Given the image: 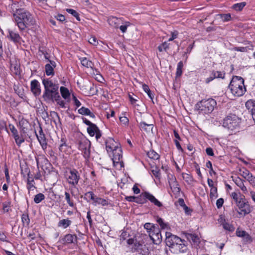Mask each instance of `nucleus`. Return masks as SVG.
Wrapping results in <instances>:
<instances>
[{
    "label": "nucleus",
    "instance_id": "obj_1",
    "mask_svg": "<svg viewBox=\"0 0 255 255\" xmlns=\"http://www.w3.org/2000/svg\"><path fill=\"white\" fill-rule=\"evenodd\" d=\"M13 16L16 25L21 31L36 24L33 15L25 9L19 10L17 13H13Z\"/></svg>",
    "mask_w": 255,
    "mask_h": 255
},
{
    "label": "nucleus",
    "instance_id": "obj_2",
    "mask_svg": "<svg viewBox=\"0 0 255 255\" xmlns=\"http://www.w3.org/2000/svg\"><path fill=\"white\" fill-rule=\"evenodd\" d=\"M42 84L44 88L42 97L45 101H52L55 98H58V84L53 83L50 79H43Z\"/></svg>",
    "mask_w": 255,
    "mask_h": 255
},
{
    "label": "nucleus",
    "instance_id": "obj_3",
    "mask_svg": "<svg viewBox=\"0 0 255 255\" xmlns=\"http://www.w3.org/2000/svg\"><path fill=\"white\" fill-rule=\"evenodd\" d=\"M232 94L237 97L242 96L246 91L244 85V79L239 76H234L229 86Z\"/></svg>",
    "mask_w": 255,
    "mask_h": 255
},
{
    "label": "nucleus",
    "instance_id": "obj_4",
    "mask_svg": "<svg viewBox=\"0 0 255 255\" xmlns=\"http://www.w3.org/2000/svg\"><path fill=\"white\" fill-rule=\"evenodd\" d=\"M216 104V101L212 98L202 100L196 105V108L199 111V114H208L212 112Z\"/></svg>",
    "mask_w": 255,
    "mask_h": 255
},
{
    "label": "nucleus",
    "instance_id": "obj_5",
    "mask_svg": "<svg viewBox=\"0 0 255 255\" xmlns=\"http://www.w3.org/2000/svg\"><path fill=\"white\" fill-rule=\"evenodd\" d=\"M241 119L234 114L227 116L223 121V126L233 131L239 129Z\"/></svg>",
    "mask_w": 255,
    "mask_h": 255
},
{
    "label": "nucleus",
    "instance_id": "obj_6",
    "mask_svg": "<svg viewBox=\"0 0 255 255\" xmlns=\"http://www.w3.org/2000/svg\"><path fill=\"white\" fill-rule=\"evenodd\" d=\"M78 149L82 151V154L86 160H88L91 155V142L85 137L81 138L78 142Z\"/></svg>",
    "mask_w": 255,
    "mask_h": 255
},
{
    "label": "nucleus",
    "instance_id": "obj_7",
    "mask_svg": "<svg viewBox=\"0 0 255 255\" xmlns=\"http://www.w3.org/2000/svg\"><path fill=\"white\" fill-rule=\"evenodd\" d=\"M236 204L240 210L238 211L239 214H243L244 216H245L251 212V210L250 205L244 196L241 197L239 201L236 203Z\"/></svg>",
    "mask_w": 255,
    "mask_h": 255
},
{
    "label": "nucleus",
    "instance_id": "obj_8",
    "mask_svg": "<svg viewBox=\"0 0 255 255\" xmlns=\"http://www.w3.org/2000/svg\"><path fill=\"white\" fill-rule=\"evenodd\" d=\"M131 251L132 253L137 252L142 255H149L150 254V251L147 245L143 242L141 243L136 240H135L134 247H132Z\"/></svg>",
    "mask_w": 255,
    "mask_h": 255
},
{
    "label": "nucleus",
    "instance_id": "obj_9",
    "mask_svg": "<svg viewBox=\"0 0 255 255\" xmlns=\"http://www.w3.org/2000/svg\"><path fill=\"white\" fill-rule=\"evenodd\" d=\"M80 175L79 172L75 169H71L67 174V182L73 187H75L79 182Z\"/></svg>",
    "mask_w": 255,
    "mask_h": 255
},
{
    "label": "nucleus",
    "instance_id": "obj_10",
    "mask_svg": "<svg viewBox=\"0 0 255 255\" xmlns=\"http://www.w3.org/2000/svg\"><path fill=\"white\" fill-rule=\"evenodd\" d=\"M8 126L12 133V136L15 139L16 144L18 146H20L21 144L24 142L25 140L23 135L22 133H20V135L18 134L17 130L13 125L9 124Z\"/></svg>",
    "mask_w": 255,
    "mask_h": 255
},
{
    "label": "nucleus",
    "instance_id": "obj_11",
    "mask_svg": "<svg viewBox=\"0 0 255 255\" xmlns=\"http://www.w3.org/2000/svg\"><path fill=\"white\" fill-rule=\"evenodd\" d=\"M112 151L113 152L112 160L114 165H115L116 163H120L121 164H123V161H121L122 158V151L121 148L118 147Z\"/></svg>",
    "mask_w": 255,
    "mask_h": 255
},
{
    "label": "nucleus",
    "instance_id": "obj_12",
    "mask_svg": "<svg viewBox=\"0 0 255 255\" xmlns=\"http://www.w3.org/2000/svg\"><path fill=\"white\" fill-rule=\"evenodd\" d=\"M30 89L35 96L40 95L41 93V89L40 84L36 80H33L31 81Z\"/></svg>",
    "mask_w": 255,
    "mask_h": 255
},
{
    "label": "nucleus",
    "instance_id": "obj_13",
    "mask_svg": "<svg viewBox=\"0 0 255 255\" xmlns=\"http://www.w3.org/2000/svg\"><path fill=\"white\" fill-rule=\"evenodd\" d=\"M40 130L39 131V134H37L36 132H35V134L36 135V137L37 138V139L38 140L40 145L42 146V148L43 149H45L47 148V142L46 140V138L45 136V134H44L42 128L41 127H39Z\"/></svg>",
    "mask_w": 255,
    "mask_h": 255
},
{
    "label": "nucleus",
    "instance_id": "obj_14",
    "mask_svg": "<svg viewBox=\"0 0 255 255\" xmlns=\"http://www.w3.org/2000/svg\"><path fill=\"white\" fill-rule=\"evenodd\" d=\"M77 241V236L76 235L67 234L61 240V242L64 244L74 243Z\"/></svg>",
    "mask_w": 255,
    "mask_h": 255
},
{
    "label": "nucleus",
    "instance_id": "obj_15",
    "mask_svg": "<svg viewBox=\"0 0 255 255\" xmlns=\"http://www.w3.org/2000/svg\"><path fill=\"white\" fill-rule=\"evenodd\" d=\"M8 32L7 37L9 39L14 43H19L20 42L21 38L18 33L10 29L8 30Z\"/></svg>",
    "mask_w": 255,
    "mask_h": 255
},
{
    "label": "nucleus",
    "instance_id": "obj_16",
    "mask_svg": "<svg viewBox=\"0 0 255 255\" xmlns=\"http://www.w3.org/2000/svg\"><path fill=\"white\" fill-rule=\"evenodd\" d=\"M246 107L251 111L253 118L255 122V100H248L246 103Z\"/></svg>",
    "mask_w": 255,
    "mask_h": 255
},
{
    "label": "nucleus",
    "instance_id": "obj_17",
    "mask_svg": "<svg viewBox=\"0 0 255 255\" xmlns=\"http://www.w3.org/2000/svg\"><path fill=\"white\" fill-rule=\"evenodd\" d=\"M116 143L112 138H109L106 141V146L108 152L111 151L114 149L118 147V145H116Z\"/></svg>",
    "mask_w": 255,
    "mask_h": 255
},
{
    "label": "nucleus",
    "instance_id": "obj_18",
    "mask_svg": "<svg viewBox=\"0 0 255 255\" xmlns=\"http://www.w3.org/2000/svg\"><path fill=\"white\" fill-rule=\"evenodd\" d=\"M147 199L149 200L151 203L154 204L155 206L160 207L162 206V203L159 202L155 197L152 194L147 192L146 193Z\"/></svg>",
    "mask_w": 255,
    "mask_h": 255
},
{
    "label": "nucleus",
    "instance_id": "obj_19",
    "mask_svg": "<svg viewBox=\"0 0 255 255\" xmlns=\"http://www.w3.org/2000/svg\"><path fill=\"white\" fill-rule=\"evenodd\" d=\"M146 193L147 192L142 193L139 196L135 197L134 202L137 204H143L146 202Z\"/></svg>",
    "mask_w": 255,
    "mask_h": 255
},
{
    "label": "nucleus",
    "instance_id": "obj_20",
    "mask_svg": "<svg viewBox=\"0 0 255 255\" xmlns=\"http://www.w3.org/2000/svg\"><path fill=\"white\" fill-rule=\"evenodd\" d=\"M150 238L152 240L153 243L154 244H159L162 241V236L160 232L157 233L156 234H150Z\"/></svg>",
    "mask_w": 255,
    "mask_h": 255
},
{
    "label": "nucleus",
    "instance_id": "obj_21",
    "mask_svg": "<svg viewBox=\"0 0 255 255\" xmlns=\"http://www.w3.org/2000/svg\"><path fill=\"white\" fill-rule=\"evenodd\" d=\"M78 113L82 115L89 116L90 117L93 118L95 117V115L92 113L88 108L84 107H82L79 109L78 110Z\"/></svg>",
    "mask_w": 255,
    "mask_h": 255
},
{
    "label": "nucleus",
    "instance_id": "obj_22",
    "mask_svg": "<svg viewBox=\"0 0 255 255\" xmlns=\"http://www.w3.org/2000/svg\"><path fill=\"white\" fill-rule=\"evenodd\" d=\"M60 91L62 97L66 100L69 101L70 94L68 89L64 87H61L60 88Z\"/></svg>",
    "mask_w": 255,
    "mask_h": 255
},
{
    "label": "nucleus",
    "instance_id": "obj_23",
    "mask_svg": "<svg viewBox=\"0 0 255 255\" xmlns=\"http://www.w3.org/2000/svg\"><path fill=\"white\" fill-rule=\"evenodd\" d=\"M235 184L241 188L245 193L247 192V189L244 184V181L239 177L236 178L234 180Z\"/></svg>",
    "mask_w": 255,
    "mask_h": 255
},
{
    "label": "nucleus",
    "instance_id": "obj_24",
    "mask_svg": "<svg viewBox=\"0 0 255 255\" xmlns=\"http://www.w3.org/2000/svg\"><path fill=\"white\" fill-rule=\"evenodd\" d=\"M139 127L141 129L144 130L146 132H149L152 130L153 125L148 124L145 122H140L139 123Z\"/></svg>",
    "mask_w": 255,
    "mask_h": 255
},
{
    "label": "nucleus",
    "instance_id": "obj_25",
    "mask_svg": "<svg viewBox=\"0 0 255 255\" xmlns=\"http://www.w3.org/2000/svg\"><path fill=\"white\" fill-rule=\"evenodd\" d=\"M71 221L68 219H62L59 221L58 226L59 227H62L64 229H66L71 225Z\"/></svg>",
    "mask_w": 255,
    "mask_h": 255
},
{
    "label": "nucleus",
    "instance_id": "obj_26",
    "mask_svg": "<svg viewBox=\"0 0 255 255\" xmlns=\"http://www.w3.org/2000/svg\"><path fill=\"white\" fill-rule=\"evenodd\" d=\"M98 129H99L98 127L94 124L89 126L87 129L88 133L91 136L95 135V132Z\"/></svg>",
    "mask_w": 255,
    "mask_h": 255
},
{
    "label": "nucleus",
    "instance_id": "obj_27",
    "mask_svg": "<svg viewBox=\"0 0 255 255\" xmlns=\"http://www.w3.org/2000/svg\"><path fill=\"white\" fill-rule=\"evenodd\" d=\"M80 61L83 66L87 68H93L94 66L93 63L91 61L89 60L87 58H80Z\"/></svg>",
    "mask_w": 255,
    "mask_h": 255
},
{
    "label": "nucleus",
    "instance_id": "obj_28",
    "mask_svg": "<svg viewBox=\"0 0 255 255\" xmlns=\"http://www.w3.org/2000/svg\"><path fill=\"white\" fill-rule=\"evenodd\" d=\"M183 67V63L182 61H180L178 64L176 69V76L179 77L182 74V69Z\"/></svg>",
    "mask_w": 255,
    "mask_h": 255
},
{
    "label": "nucleus",
    "instance_id": "obj_29",
    "mask_svg": "<svg viewBox=\"0 0 255 255\" xmlns=\"http://www.w3.org/2000/svg\"><path fill=\"white\" fill-rule=\"evenodd\" d=\"M45 73L48 76H53L54 74V68L51 64H46Z\"/></svg>",
    "mask_w": 255,
    "mask_h": 255
},
{
    "label": "nucleus",
    "instance_id": "obj_30",
    "mask_svg": "<svg viewBox=\"0 0 255 255\" xmlns=\"http://www.w3.org/2000/svg\"><path fill=\"white\" fill-rule=\"evenodd\" d=\"M211 75L213 76V78H225V73L220 71H213Z\"/></svg>",
    "mask_w": 255,
    "mask_h": 255
},
{
    "label": "nucleus",
    "instance_id": "obj_31",
    "mask_svg": "<svg viewBox=\"0 0 255 255\" xmlns=\"http://www.w3.org/2000/svg\"><path fill=\"white\" fill-rule=\"evenodd\" d=\"M94 203H95V204H101L103 206H106L108 204V201H107L106 200H105L104 199L97 197H96V198L94 201Z\"/></svg>",
    "mask_w": 255,
    "mask_h": 255
},
{
    "label": "nucleus",
    "instance_id": "obj_32",
    "mask_svg": "<svg viewBox=\"0 0 255 255\" xmlns=\"http://www.w3.org/2000/svg\"><path fill=\"white\" fill-rule=\"evenodd\" d=\"M246 5V3L245 2H242L241 3L234 4L233 5L232 8L237 11H241L243 9Z\"/></svg>",
    "mask_w": 255,
    "mask_h": 255
},
{
    "label": "nucleus",
    "instance_id": "obj_33",
    "mask_svg": "<svg viewBox=\"0 0 255 255\" xmlns=\"http://www.w3.org/2000/svg\"><path fill=\"white\" fill-rule=\"evenodd\" d=\"M176 248L179 250L181 253H185L187 251V242L184 241V243L180 244V245H178L176 247Z\"/></svg>",
    "mask_w": 255,
    "mask_h": 255
},
{
    "label": "nucleus",
    "instance_id": "obj_34",
    "mask_svg": "<svg viewBox=\"0 0 255 255\" xmlns=\"http://www.w3.org/2000/svg\"><path fill=\"white\" fill-rule=\"evenodd\" d=\"M148 156L151 159L157 160L159 158V155L155 151L153 150H150L147 152Z\"/></svg>",
    "mask_w": 255,
    "mask_h": 255
},
{
    "label": "nucleus",
    "instance_id": "obj_35",
    "mask_svg": "<svg viewBox=\"0 0 255 255\" xmlns=\"http://www.w3.org/2000/svg\"><path fill=\"white\" fill-rule=\"evenodd\" d=\"M184 240L181 239L180 238L175 236H172V240L173 244H175V247L178 246L180 245V244H181L182 243H184Z\"/></svg>",
    "mask_w": 255,
    "mask_h": 255
},
{
    "label": "nucleus",
    "instance_id": "obj_36",
    "mask_svg": "<svg viewBox=\"0 0 255 255\" xmlns=\"http://www.w3.org/2000/svg\"><path fill=\"white\" fill-rule=\"evenodd\" d=\"M45 196L42 193H38L36 195L34 198V201L35 203L38 204L44 199Z\"/></svg>",
    "mask_w": 255,
    "mask_h": 255
},
{
    "label": "nucleus",
    "instance_id": "obj_37",
    "mask_svg": "<svg viewBox=\"0 0 255 255\" xmlns=\"http://www.w3.org/2000/svg\"><path fill=\"white\" fill-rule=\"evenodd\" d=\"M120 21V19L116 17H110L108 19L109 23L112 25L116 27H118V25L116 24Z\"/></svg>",
    "mask_w": 255,
    "mask_h": 255
},
{
    "label": "nucleus",
    "instance_id": "obj_38",
    "mask_svg": "<svg viewBox=\"0 0 255 255\" xmlns=\"http://www.w3.org/2000/svg\"><path fill=\"white\" fill-rule=\"evenodd\" d=\"M52 102H56L57 104L59 105L61 108H65V103L64 101L61 100V98L60 95L58 96V98H55L54 100L52 101Z\"/></svg>",
    "mask_w": 255,
    "mask_h": 255
},
{
    "label": "nucleus",
    "instance_id": "obj_39",
    "mask_svg": "<svg viewBox=\"0 0 255 255\" xmlns=\"http://www.w3.org/2000/svg\"><path fill=\"white\" fill-rule=\"evenodd\" d=\"M142 89L144 90V91L147 93V94L148 95V96L150 98V99L152 100L154 96L152 94L149 88V87L145 84H144L142 85Z\"/></svg>",
    "mask_w": 255,
    "mask_h": 255
},
{
    "label": "nucleus",
    "instance_id": "obj_40",
    "mask_svg": "<svg viewBox=\"0 0 255 255\" xmlns=\"http://www.w3.org/2000/svg\"><path fill=\"white\" fill-rule=\"evenodd\" d=\"M96 197V196H95L93 192L89 191V192H87L85 194L84 198L86 200H87L88 201H89L90 200H92V201H94Z\"/></svg>",
    "mask_w": 255,
    "mask_h": 255
},
{
    "label": "nucleus",
    "instance_id": "obj_41",
    "mask_svg": "<svg viewBox=\"0 0 255 255\" xmlns=\"http://www.w3.org/2000/svg\"><path fill=\"white\" fill-rule=\"evenodd\" d=\"M224 22L229 21L231 19V16L230 13L219 14L218 15Z\"/></svg>",
    "mask_w": 255,
    "mask_h": 255
},
{
    "label": "nucleus",
    "instance_id": "obj_42",
    "mask_svg": "<svg viewBox=\"0 0 255 255\" xmlns=\"http://www.w3.org/2000/svg\"><path fill=\"white\" fill-rule=\"evenodd\" d=\"M222 224L223 228L226 230L229 231L230 232H233L235 229L232 225L227 222H224Z\"/></svg>",
    "mask_w": 255,
    "mask_h": 255
},
{
    "label": "nucleus",
    "instance_id": "obj_43",
    "mask_svg": "<svg viewBox=\"0 0 255 255\" xmlns=\"http://www.w3.org/2000/svg\"><path fill=\"white\" fill-rule=\"evenodd\" d=\"M187 239L189 241H192L193 243H197L199 240L198 237L192 234H187L186 235Z\"/></svg>",
    "mask_w": 255,
    "mask_h": 255
},
{
    "label": "nucleus",
    "instance_id": "obj_44",
    "mask_svg": "<svg viewBox=\"0 0 255 255\" xmlns=\"http://www.w3.org/2000/svg\"><path fill=\"white\" fill-rule=\"evenodd\" d=\"M66 11L69 13L71 14L73 16H74L77 20L78 21L80 20V18L79 17V13L75 10L71 8H67Z\"/></svg>",
    "mask_w": 255,
    "mask_h": 255
},
{
    "label": "nucleus",
    "instance_id": "obj_45",
    "mask_svg": "<svg viewBox=\"0 0 255 255\" xmlns=\"http://www.w3.org/2000/svg\"><path fill=\"white\" fill-rule=\"evenodd\" d=\"M21 221L24 225H28L30 222V220L28 215L27 213L23 214L21 216Z\"/></svg>",
    "mask_w": 255,
    "mask_h": 255
},
{
    "label": "nucleus",
    "instance_id": "obj_46",
    "mask_svg": "<svg viewBox=\"0 0 255 255\" xmlns=\"http://www.w3.org/2000/svg\"><path fill=\"white\" fill-rule=\"evenodd\" d=\"M65 199L68 204V205L70 207H74V204L73 203V200H71L70 195V194L68 192H65Z\"/></svg>",
    "mask_w": 255,
    "mask_h": 255
},
{
    "label": "nucleus",
    "instance_id": "obj_47",
    "mask_svg": "<svg viewBox=\"0 0 255 255\" xmlns=\"http://www.w3.org/2000/svg\"><path fill=\"white\" fill-rule=\"evenodd\" d=\"M169 186L173 192H180V189L179 187V185L177 182L175 183H172V184H170V185H169Z\"/></svg>",
    "mask_w": 255,
    "mask_h": 255
},
{
    "label": "nucleus",
    "instance_id": "obj_48",
    "mask_svg": "<svg viewBox=\"0 0 255 255\" xmlns=\"http://www.w3.org/2000/svg\"><path fill=\"white\" fill-rule=\"evenodd\" d=\"M210 197L211 199L216 198L218 197L217 187L210 189Z\"/></svg>",
    "mask_w": 255,
    "mask_h": 255
},
{
    "label": "nucleus",
    "instance_id": "obj_49",
    "mask_svg": "<svg viewBox=\"0 0 255 255\" xmlns=\"http://www.w3.org/2000/svg\"><path fill=\"white\" fill-rule=\"evenodd\" d=\"M151 172H152V174H153V175L156 178L160 179V170L157 166H155L154 168H153L151 170Z\"/></svg>",
    "mask_w": 255,
    "mask_h": 255
},
{
    "label": "nucleus",
    "instance_id": "obj_50",
    "mask_svg": "<svg viewBox=\"0 0 255 255\" xmlns=\"http://www.w3.org/2000/svg\"><path fill=\"white\" fill-rule=\"evenodd\" d=\"M243 241L245 244L251 243L252 242V237L249 234H247L243 237Z\"/></svg>",
    "mask_w": 255,
    "mask_h": 255
},
{
    "label": "nucleus",
    "instance_id": "obj_51",
    "mask_svg": "<svg viewBox=\"0 0 255 255\" xmlns=\"http://www.w3.org/2000/svg\"><path fill=\"white\" fill-rule=\"evenodd\" d=\"M154 226L155 225L151 223H146L145 224L144 227L149 234L151 230H153V229L154 228Z\"/></svg>",
    "mask_w": 255,
    "mask_h": 255
},
{
    "label": "nucleus",
    "instance_id": "obj_52",
    "mask_svg": "<svg viewBox=\"0 0 255 255\" xmlns=\"http://www.w3.org/2000/svg\"><path fill=\"white\" fill-rule=\"evenodd\" d=\"M182 177L186 182H190L192 181L193 178H192V176L190 174H189L188 173H183L182 174Z\"/></svg>",
    "mask_w": 255,
    "mask_h": 255
},
{
    "label": "nucleus",
    "instance_id": "obj_53",
    "mask_svg": "<svg viewBox=\"0 0 255 255\" xmlns=\"http://www.w3.org/2000/svg\"><path fill=\"white\" fill-rule=\"evenodd\" d=\"M168 48V44L166 42H163L158 46V49L160 52H162L163 49L166 51Z\"/></svg>",
    "mask_w": 255,
    "mask_h": 255
},
{
    "label": "nucleus",
    "instance_id": "obj_54",
    "mask_svg": "<svg viewBox=\"0 0 255 255\" xmlns=\"http://www.w3.org/2000/svg\"><path fill=\"white\" fill-rule=\"evenodd\" d=\"M240 174L245 179H246L248 176L250 175V172L246 168L243 169V170H240Z\"/></svg>",
    "mask_w": 255,
    "mask_h": 255
},
{
    "label": "nucleus",
    "instance_id": "obj_55",
    "mask_svg": "<svg viewBox=\"0 0 255 255\" xmlns=\"http://www.w3.org/2000/svg\"><path fill=\"white\" fill-rule=\"evenodd\" d=\"M29 125L28 122L24 119H22L19 122V126L20 128H22L23 127H28Z\"/></svg>",
    "mask_w": 255,
    "mask_h": 255
},
{
    "label": "nucleus",
    "instance_id": "obj_56",
    "mask_svg": "<svg viewBox=\"0 0 255 255\" xmlns=\"http://www.w3.org/2000/svg\"><path fill=\"white\" fill-rule=\"evenodd\" d=\"M207 168L210 169L209 174L212 175V174H215L216 172L213 170L212 163L210 161H208L206 164Z\"/></svg>",
    "mask_w": 255,
    "mask_h": 255
},
{
    "label": "nucleus",
    "instance_id": "obj_57",
    "mask_svg": "<svg viewBox=\"0 0 255 255\" xmlns=\"http://www.w3.org/2000/svg\"><path fill=\"white\" fill-rule=\"evenodd\" d=\"M157 222L160 225L161 229H165L167 227V225L164 223L163 220L161 218H158L157 219Z\"/></svg>",
    "mask_w": 255,
    "mask_h": 255
},
{
    "label": "nucleus",
    "instance_id": "obj_58",
    "mask_svg": "<svg viewBox=\"0 0 255 255\" xmlns=\"http://www.w3.org/2000/svg\"><path fill=\"white\" fill-rule=\"evenodd\" d=\"M233 49L235 51H240L242 52H247L248 48L246 47H235Z\"/></svg>",
    "mask_w": 255,
    "mask_h": 255
},
{
    "label": "nucleus",
    "instance_id": "obj_59",
    "mask_svg": "<svg viewBox=\"0 0 255 255\" xmlns=\"http://www.w3.org/2000/svg\"><path fill=\"white\" fill-rule=\"evenodd\" d=\"M89 42L95 46L98 44V40L95 37H91L89 39Z\"/></svg>",
    "mask_w": 255,
    "mask_h": 255
},
{
    "label": "nucleus",
    "instance_id": "obj_60",
    "mask_svg": "<svg viewBox=\"0 0 255 255\" xmlns=\"http://www.w3.org/2000/svg\"><path fill=\"white\" fill-rule=\"evenodd\" d=\"M223 203H224V199L223 198H219V199H218L216 201V206H217V208H218V209L221 208L222 207Z\"/></svg>",
    "mask_w": 255,
    "mask_h": 255
},
{
    "label": "nucleus",
    "instance_id": "obj_61",
    "mask_svg": "<svg viewBox=\"0 0 255 255\" xmlns=\"http://www.w3.org/2000/svg\"><path fill=\"white\" fill-rule=\"evenodd\" d=\"M67 145L66 142L60 143L59 147V149L61 152H64L66 151Z\"/></svg>",
    "mask_w": 255,
    "mask_h": 255
},
{
    "label": "nucleus",
    "instance_id": "obj_62",
    "mask_svg": "<svg viewBox=\"0 0 255 255\" xmlns=\"http://www.w3.org/2000/svg\"><path fill=\"white\" fill-rule=\"evenodd\" d=\"M10 207V203L9 202H4L2 203V209L4 212H8Z\"/></svg>",
    "mask_w": 255,
    "mask_h": 255
},
{
    "label": "nucleus",
    "instance_id": "obj_63",
    "mask_svg": "<svg viewBox=\"0 0 255 255\" xmlns=\"http://www.w3.org/2000/svg\"><path fill=\"white\" fill-rule=\"evenodd\" d=\"M129 25V22H127L125 25H123L120 26V29L122 32H125L127 30V27Z\"/></svg>",
    "mask_w": 255,
    "mask_h": 255
},
{
    "label": "nucleus",
    "instance_id": "obj_64",
    "mask_svg": "<svg viewBox=\"0 0 255 255\" xmlns=\"http://www.w3.org/2000/svg\"><path fill=\"white\" fill-rule=\"evenodd\" d=\"M247 234L245 231H240L238 229L236 231V235L238 237L243 238Z\"/></svg>",
    "mask_w": 255,
    "mask_h": 255
}]
</instances>
